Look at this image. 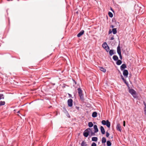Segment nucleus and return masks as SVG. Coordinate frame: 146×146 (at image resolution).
<instances>
[{
  "mask_svg": "<svg viewBox=\"0 0 146 146\" xmlns=\"http://www.w3.org/2000/svg\"><path fill=\"white\" fill-rule=\"evenodd\" d=\"M102 123L104 125H106L108 127H110V123L108 120H107L106 121L105 120H103L102 121Z\"/></svg>",
  "mask_w": 146,
  "mask_h": 146,
  "instance_id": "nucleus-1",
  "label": "nucleus"
},
{
  "mask_svg": "<svg viewBox=\"0 0 146 146\" xmlns=\"http://www.w3.org/2000/svg\"><path fill=\"white\" fill-rule=\"evenodd\" d=\"M90 130L91 128H88L86 129L83 133L84 135L86 137H88L89 135V131H90Z\"/></svg>",
  "mask_w": 146,
  "mask_h": 146,
  "instance_id": "nucleus-2",
  "label": "nucleus"
},
{
  "mask_svg": "<svg viewBox=\"0 0 146 146\" xmlns=\"http://www.w3.org/2000/svg\"><path fill=\"white\" fill-rule=\"evenodd\" d=\"M135 8H136L137 9H138L139 10V11L137 12V11H135L136 13H139L140 14H142L143 13L144 11L143 10V9H142L141 7L138 6L137 7H135Z\"/></svg>",
  "mask_w": 146,
  "mask_h": 146,
  "instance_id": "nucleus-3",
  "label": "nucleus"
},
{
  "mask_svg": "<svg viewBox=\"0 0 146 146\" xmlns=\"http://www.w3.org/2000/svg\"><path fill=\"white\" fill-rule=\"evenodd\" d=\"M78 92L80 99L82 100H83V96L81 89L80 88H79L78 89Z\"/></svg>",
  "mask_w": 146,
  "mask_h": 146,
  "instance_id": "nucleus-4",
  "label": "nucleus"
},
{
  "mask_svg": "<svg viewBox=\"0 0 146 146\" xmlns=\"http://www.w3.org/2000/svg\"><path fill=\"white\" fill-rule=\"evenodd\" d=\"M73 100L72 99H69L68 100V106L71 107L72 106Z\"/></svg>",
  "mask_w": 146,
  "mask_h": 146,
  "instance_id": "nucleus-5",
  "label": "nucleus"
},
{
  "mask_svg": "<svg viewBox=\"0 0 146 146\" xmlns=\"http://www.w3.org/2000/svg\"><path fill=\"white\" fill-rule=\"evenodd\" d=\"M128 74V71L126 70H124L123 72V74L124 76L125 77H127Z\"/></svg>",
  "mask_w": 146,
  "mask_h": 146,
  "instance_id": "nucleus-6",
  "label": "nucleus"
},
{
  "mask_svg": "<svg viewBox=\"0 0 146 146\" xmlns=\"http://www.w3.org/2000/svg\"><path fill=\"white\" fill-rule=\"evenodd\" d=\"M84 33V31L82 30L77 35V36L78 37H80Z\"/></svg>",
  "mask_w": 146,
  "mask_h": 146,
  "instance_id": "nucleus-7",
  "label": "nucleus"
},
{
  "mask_svg": "<svg viewBox=\"0 0 146 146\" xmlns=\"http://www.w3.org/2000/svg\"><path fill=\"white\" fill-rule=\"evenodd\" d=\"M100 129L102 133L103 134H105V132L104 127L102 126H101L100 127Z\"/></svg>",
  "mask_w": 146,
  "mask_h": 146,
  "instance_id": "nucleus-8",
  "label": "nucleus"
},
{
  "mask_svg": "<svg viewBox=\"0 0 146 146\" xmlns=\"http://www.w3.org/2000/svg\"><path fill=\"white\" fill-rule=\"evenodd\" d=\"M117 52L119 54H121V49L120 46L119 45H118L117 49Z\"/></svg>",
  "mask_w": 146,
  "mask_h": 146,
  "instance_id": "nucleus-9",
  "label": "nucleus"
},
{
  "mask_svg": "<svg viewBox=\"0 0 146 146\" xmlns=\"http://www.w3.org/2000/svg\"><path fill=\"white\" fill-rule=\"evenodd\" d=\"M116 128L117 130L120 131V132L121 131V127L120 124H118L117 125Z\"/></svg>",
  "mask_w": 146,
  "mask_h": 146,
  "instance_id": "nucleus-10",
  "label": "nucleus"
},
{
  "mask_svg": "<svg viewBox=\"0 0 146 146\" xmlns=\"http://www.w3.org/2000/svg\"><path fill=\"white\" fill-rule=\"evenodd\" d=\"M127 68V66L125 64H122L120 67V69L121 70H123V69L126 68Z\"/></svg>",
  "mask_w": 146,
  "mask_h": 146,
  "instance_id": "nucleus-11",
  "label": "nucleus"
},
{
  "mask_svg": "<svg viewBox=\"0 0 146 146\" xmlns=\"http://www.w3.org/2000/svg\"><path fill=\"white\" fill-rule=\"evenodd\" d=\"M94 129L95 133H97L98 132V129L96 125H94Z\"/></svg>",
  "mask_w": 146,
  "mask_h": 146,
  "instance_id": "nucleus-12",
  "label": "nucleus"
},
{
  "mask_svg": "<svg viewBox=\"0 0 146 146\" xmlns=\"http://www.w3.org/2000/svg\"><path fill=\"white\" fill-rule=\"evenodd\" d=\"M129 92L132 95L135 94V91L133 89H131L129 90Z\"/></svg>",
  "mask_w": 146,
  "mask_h": 146,
  "instance_id": "nucleus-13",
  "label": "nucleus"
},
{
  "mask_svg": "<svg viewBox=\"0 0 146 146\" xmlns=\"http://www.w3.org/2000/svg\"><path fill=\"white\" fill-rule=\"evenodd\" d=\"M89 131V133H90L91 135V136H94L95 135V133H95V131H94V132H93L92 131V129L91 128V130Z\"/></svg>",
  "mask_w": 146,
  "mask_h": 146,
  "instance_id": "nucleus-14",
  "label": "nucleus"
},
{
  "mask_svg": "<svg viewBox=\"0 0 146 146\" xmlns=\"http://www.w3.org/2000/svg\"><path fill=\"white\" fill-rule=\"evenodd\" d=\"M113 58L115 61L117 60L118 59V58L117 56L116 55H114L113 56Z\"/></svg>",
  "mask_w": 146,
  "mask_h": 146,
  "instance_id": "nucleus-15",
  "label": "nucleus"
},
{
  "mask_svg": "<svg viewBox=\"0 0 146 146\" xmlns=\"http://www.w3.org/2000/svg\"><path fill=\"white\" fill-rule=\"evenodd\" d=\"M92 117H97V113L96 112H94L92 114Z\"/></svg>",
  "mask_w": 146,
  "mask_h": 146,
  "instance_id": "nucleus-16",
  "label": "nucleus"
},
{
  "mask_svg": "<svg viewBox=\"0 0 146 146\" xmlns=\"http://www.w3.org/2000/svg\"><path fill=\"white\" fill-rule=\"evenodd\" d=\"M102 47L105 49L106 48V47L108 46L106 42H104L102 45Z\"/></svg>",
  "mask_w": 146,
  "mask_h": 146,
  "instance_id": "nucleus-17",
  "label": "nucleus"
},
{
  "mask_svg": "<svg viewBox=\"0 0 146 146\" xmlns=\"http://www.w3.org/2000/svg\"><path fill=\"white\" fill-rule=\"evenodd\" d=\"M81 146H87V144L84 141H83L81 144Z\"/></svg>",
  "mask_w": 146,
  "mask_h": 146,
  "instance_id": "nucleus-18",
  "label": "nucleus"
},
{
  "mask_svg": "<svg viewBox=\"0 0 146 146\" xmlns=\"http://www.w3.org/2000/svg\"><path fill=\"white\" fill-rule=\"evenodd\" d=\"M100 69L101 71L103 72H105L106 71V69L102 67H100Z\"/></svg>",
  "mask_w": 146,
  "mask_h": 146,
  "instance_id": "nucleus-19",
  "label": "nucleus"
},
{
  "mask_svg": "<svg viewBox=\"0 0 146 146\" xmlns=\"http://www.w3.org/2000/svg\"><path fill=\"white\" fill-rule=\"evenodd\" d=\"M98 140V138L96 137H93L92 138V141H97Z\"/></svg>",
  "mask_w": 146,
  "mask_h": 146,
  "instance_id": "nucleus-20",
  "label": "nucleus"
},
{
  "mask_svg": "<svg viewBox=\"0 0 146 146\" xmlns=\"http://www.w3.org/2000/svg\"><path fill=\"white\" fill-rule=\"evenodd\" d=\"M116 62V64L117 65H120L122 63V61L120 60H118Z\"/></svg>",
  "mask_w": 146,
  "mask_h": 146,
  "instance_id": "nucleus-21",
  "label": "nucleus"
},
{
  "mask_svg": "<svg viewBox=\"0 0 146 146\" xmlns=\"http://www.w3.org/2000/svg\"><path fill=\"white\" fill-rule=\"evenodd\" d=\"M88 126L89 127H91L93 126V124L92 122H89L88 123Z\"/></svg>",
  "mask_w": 146,
  "mask_h": 146,
  "instance_id": "nucleus-22",
  "label": "nucleus"
},
{
  "mask_svg": "<svg viewBox=\"0 0 146 146\" xmlns=\"http://www.w3.org/2000/svg\"><path fill=\"white\" fill-rule=\"evenodd\" d=\"M109 54L110 55L112 56L113 54L114 53H113V50H110L109 51Z\"/></svg>",
  "mask_w": 146,
  "mask_h": 146,
  "instance_id": "nucleus-23",
  "label": "nucleus"
},
{
  "mask_svg": "<svg viewBox=\"0 0 146 146\" xmlns=\"http://www.w3.org/2000/svg\"><path fill=\"white\" fill-rule=\"evenodd\" d=\"M112 32L114 34H116L117 32V30L116 28L113 29H112Z\"/></svg>",
  "mask_w": 146,
  "mask_h": 146,
  "instance_id": "nucleus-24",
  "label": "nucleus"
},
{
  "mask_svg": "<svg viewBox=\"0 0 146 146\" xmlns=\"http://www.w3.org/2000/svg\"><path fill=\"white\" fill-rule=\"evenodd\" d=\"M106 142V139L104 137H103L102 139V143H105Z\"/></svg>",
  "mask_w": 146,
  "mask_h": 146,
  "instance_id": "nucleus-25",
  "label": "nucleus"
},
{
  "mask_svg": "<svg viewBox=\"0 0 146 146\" xmlns=\"http://www.w3.org/2000/svg\"><path fill=\"white\" fill-rule=\"evenodd\" d=\"M107 144L108 146H110L111 145V143L109 141H108L107 142Z\"/></svg>",
  "mask_w": 146,
  "mask_h": 146,
  "instance_id": "nucleus-26",
  "label": "nucleus"
},
{
  "mask_svg": "<svg viewBox=\"0 0 146 146\" xmlns=\"http://www.w3.org/2000/svg\"><path fill=\"white\" fill-rule=\"evenodd\" d=\"M5 104V102L4 101H0V106L4 105Z\"/></svg>",
  "mask_w": 146,
  "mask_h": 146,
  "instance_id": "nucleus-27",
  "label": "nucleus"
},
{
  "mask_svg": "<svg viewBox=\"0 0 146 146\" xmlns=\"http://www.w3.org/2000/svg\"><path fill=\"white\" fill-rule=\"evenodd\" d=\"M108 15L109 17H113V15L112 13L110 12H109L108 13Z\"/></svg>",
  "mask_w": 146,
  "mask_h": 146,
  "instance_id": "nucleus-28",
  "label": "nucleus"
},
{
  "mask_svg": "<svg viewBox=\"0 0 146 146\" xmlns=\"http://www.w3.org/2000/svg\"><path fill=\"white\" fill-rule=\"evenodd\" d=\"M4 98V96L2 94H0V100Z\"/></svg>",
  "mask_w": 146,
  "mask_h": 146,
  "instance_id": "nucleus-29",
  "label": "nucleus"
},
{
  "mask_svg": "<svg viewBox=\"0 0 146 146\" xmlns=\"http://www.w3.org/2000/svg\"><path fill=\"white\" fill-rule=\"evenodd\" d=\"M144 105L145 106V108H144V111L145 114L146 115V104L145 102H144Z\"/></svg>",
  "mask_w": 146,
  "mask_h": 146,
  "instance_id": "nucleus-30",
  "label": "nucleus"
},
{
  "mask_svg": "<svg viewBox=\"0 0 146 146\" xmlns=\"http://www.w3.org/2000/svg\"><path fill=\"white\" fill-rule=\"evenodd\" d=\"M105 49L107 52H108L110 50L108 46L106 47V48H105Z\"/></svg>",
  "mask_w": 146,
  "mask_h": 146,
  "instance_id": "nucleus-31",
  "label": "nucleus"
},
{
  "mask_svg": "<svg viewBox=\"0 0 146 146\" xmlns=\"http://www.w3.org/2000/svg\"><path fill=\"white\" fill-rule=\"evenodd\" d=\"M106 137H108L110 135L109 133H108V132H106Z\"/></svg>",
  "mask_w": 146,
  "mask_h": 146,
  "instance_id": "nucleus-32",
  "label": "nucleus"
},
{
  "mask_svg": "<svg viewBox=\"0 0 146 146\" xmlns=\"http://www.w3.org/2000/svg\"><path fill=\"white\" fill-rule=\"evenodd\" d=\"M96 144L95 143H93L91 145V146H96Z\"/></svg>",
  "mask_w": 146,
  "mask_h": 146,
  "instance_id": "nucleus-33",
  "label": "nucleus"
},
{
  "mask_svg": "<svg viewBox=\"0 0 146 146\" xmlns=\"http://www.w3.org/2000/svg\"><path fill=\"white\" fill-rule=\"evenodd\" d=\"M119 57H120V58L121 59H122V56H121V54H119Z\"/></svg>",
  "mask_w": 146,
  "mask_h": 146,
  "instance_id": "nucleus-34",
  "label": "nucleus"
},
{
  "mask_svg": "<svg viewBox=\"0 0 146 146\" xmlns=\"http://www.w3.org/2000/svg\"><path fill=\"white\" fill-rule=\"evenodd\" d=\"M112 33V31H111V30H110L109 31V34H110V33Z\"/></svg>",
  "mask_w": 146,
  "mask_h": 146,
  "instance_id": "nucleus-35",
  "label": "nucleus"
},
{
  "mask_svg": "<svg viewBox=\"0 0 146 146\" xmlns=\"http://www.w3.org/2000/svg\"><path fill=\"white\" fill-rule=\"evenodd\" d=\"M123 123V126H125V121H124Z\"/></svg>",
  "mask_w": 146,
  "mask_h": 146,
  "instance_id": "nucleus-36",
  "label": "nucleus"
},
{
  "mask_svg": "<svg viewBox=\"0 0 146 146\" xmlns=\"http://www.w3.org/2000/svg\"><path fill=\"white\" fill-rule=\"evenodd\" d=\"M114 39V38L113 37H112L111 38H110V40H113Z\"/></svg>",
  "mask_w": 146,
  "mask_h": 146,
  "instance_id": "nucleus-37",
  "label": "nucleus"
},
{
  "mask_svg": "<svg viewBox=\"0 0 146 146\" xmlns=\"http://www.w3.org/2000/svg\"><path fill=\"white\" fill-rule=\"evenodd\" d=\"M111 27L112 28L114 27V26L113 25H112Z\"/></svg>",
  "mask_w": 146,
  "mask_h": 146,
  "instance_id": "nucleus-38",
  "label": "nucleus"
},
{
  "mask_svg": "<svg viewBox=\"0 0 146 146\" xmlns=\"http://www.w3.org/2000/svg\"><path fill=\"white\" fill-rule=\"evenodd\" d=\"M74 83H75V84H76V82H75V81H74Z\"/></svg>",
  "mask_w": 146,
  "mask_h": 146,
  "instance_id": "nucleus-39",
  "label": "nucleus"
},
{
  "mask_svg": "<svg viewBox=\"0 0 146 146\" xmlns=\"http://www.w3.org/2000/svg\"><path fill=\"white\" fill-rule=\"evenodd\" d=\"M19 111H18V112H17V113H19Z\"/></svg>",
  "mask_w": 146,
  "mask_h": 146,
  "instance_id": "nucleus-40",
  "label": "nucleus"
}]
</instances>
